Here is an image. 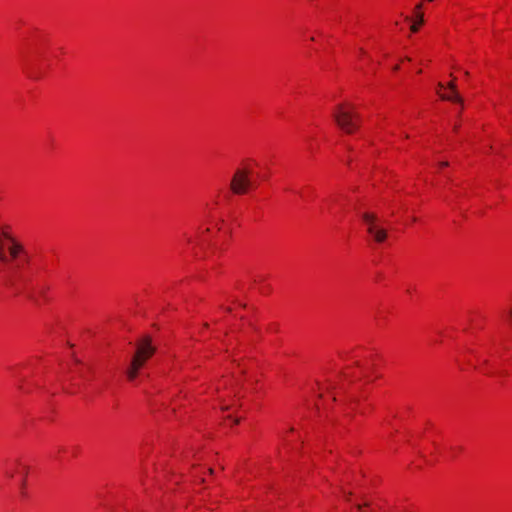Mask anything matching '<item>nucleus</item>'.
I'll list each match as a JSON object with an SVG mask.
<instances>
[{
	"label": "nucleus",
	"instance_id": "ddd939ff",
	"mask_svg": "<svg viewBox=\"0 0 512 512\" xmlns=\"http://www.w3.org/2000/svg\"><path fill=\"white\" fill-rule=\"evenodd\" d=\"M438 88H439V89H444V88H445V86H444L442 83H438Z\"/></svg>",
	"mask_w": 512,
	"mask_h": 512
},
{
	"label": "nucleus",
	"instance_id": "0eeeda50",
	"mask_svg": "<svg viewBox=\"0 0 512 512\" xmlns=\"http://www.w3.org/2000/svg\"><path fill=\"white\" fill-rule=\"evenodd\" d=\"M417 18H418V22L417 23H414L412 26H411V31L412 32H417L418 31V27L419 25H421L423 22H424V17H423V14L422 13H419L417 15Z\"/></svg>",
	"mask_w": 512,
	"mask_h": 512
},
{
	"label": "nucleus",
	"instance_id": "9d476101",
	"mask_svg": "<svg viewBox=\"0 0 512 512\" xmlns=\"http://www.w3.org/2000/svg\"><path fill=\"white\" fill-rule=\"evenodd\" d=\"M421 9H422V3L417 4L416 7H415L417 15L420 13L419 10H421Z\"/></svg>",
	"mask_w": 512,
	"mask_h": 512
},
{
	"label": "nucleus",
	"instance_id": "9b49d317",
	"mask_svg": "<svg viewBox=\"0 0 512 512\" xmlns=\"http://www.w3.org/2000/svg\"><path fill=\"white\" fill-rule=\"evenodd\" d=\"M439 166L440 167H447L448 166V162H446V161L440 162Z\"/></svg>",
	"mask_w": 512,
	"mask_h": 512
},
{
	"label": "nucleus",
	"instance_id": "2eb2a0df",
	"mask_svg": "<svg viewBox=\"0 0 512 512\" xmlns=\"http://www.w3.org/2000/svg\"><path fill=\"white\" fill-rule=\"evenodd\" d=\"M393 69H394V71H397L399 69V66L396 65Z\"/></svg>",
	"mask_w": 512,
	"mask_h": 512
},
{
	"label": "nucleus",
	"instance_id": "f3484780",
	"mask_svg": "<svg viewBox=\"0 0 512 512\" xmlns=\"http://www.w3.org/2000/svg\"><path fill=\"white\" fill-rule=\"evenodd\" d=\"M28 297H29L30 299H34V295H33V294H30Z\"/></svg>",
	"mask_w": 512,
	"mask_h": 512
},
{
	"label": "nucleus",
	"instance_id": "f03ea898",
	"mask_svg": "<svg viewBox=\"0 0 512 512\" xmlns=\"http://www.w3.org/2000/svg\"><path fill=\"white\" fill-rule=\"evenodd\" d=\"M24 251L22 244L4 228H0V263L9 264Z\"/></svg>",
	"mask_w": 512,
	"mask_h": 512
},
{
	"label": "nucleus",
	"instance_id": "4468645a",
	"mask_svg": "<svg viewBox=\"0 0 512 512\" xmlns=\"http://www.w3.org/2000/svg\"><path fill=\"white\" fill-rule=\"evenodd\" d=\"M234 422L237 424V423H239V422H240V419H239V418H236V419L234 420Z\"/></svg>",
	"mask_w": 512,
	"mask_h": 512
},
{
	"label": "nucleus",
	"instance_id": "1a4fd4ad",
	"mask_svg": "<svg viewBox=\"0 0 512 512\" xmlns=\"http://www.w3.org/2000/svg\"><path fill=\"white\" fill-rule=\"evenodd\" d=\"M447 88H448L450 91H457V86H456L455 80H452L451 82H449V83L447 84Z\"/></svg>",
	"mask_w": 512,
	"mask_h": 512
},
{
	"label": "nucleus",
	"instance_id": "423d86ee",
	"mask_svg": "<svg viewBox=\"0 0 512 512\" xmlns=\"http://www.w3.org/2000/svg\"><path fill=\"white\" fill-rule=\"evenodd\" d=\"M438 94L442 100L456 102V103L463 102L461 96L458 94L457 91H450L449 93H440L438 91Z\"/></svg>",
	"mask_w": 512,
	"mask_h": 512
},
{
	"label": "nucleus",
	"instance_id": "6e6552de",
	"mask_svg": "<svg viewBox=\"0 0 512 512\" xmlns=\"http://www.w3.org/2000/svg\"><path fill=\"white\" fill-rule=\"evenodd\" d=\"M5 285L8 286V287H11V288H17L16 287V281H15V279L12 276L7 277L5 279Z\"/></svg>",
	"mask_w": 512,
	"mask_h": 512
},
{
	"label": "nucleus",
	"instance_id": "f257e3e1",
	"mask_svg": "<svg viewBox=\"0 0 512 512\" xmlns=\"http://www.w3.org/2000/svg\"><path fill=\"white\" fill-rule=\"evenodd\" d=\"M156 349L151 344V338L145 336L136 346V351L132 357L129 368L126 371L129 380L133 381L138 375V371L143 367L145 362L155 353Z\"/></svg>",
	"mask_w": 512,
	"mask_h": 512
},
{
	"label": "nucleus",
	"instance_id": "20e7f679",
	"mask_svg": "<svg viewBox=\"0 0 512 512\" xmlns=\"http://www.w3.org/2000/svg\"><path fill=\"white\" fill-rule=\"evenodd\" d=\"M250 174L251 170L247 167L238 168L235 171L230 185L233 193L241 195L248 191L252 184Z\"/></svg>",
	"mask_w": 512,
	"mask_h": 512
},
{
	"label": "nucleus",
	"instance_id": "dca6fc26",
	"mask_svg": "<svg viewBox=\"0 0 512 512\" xmlns=\"http://www.w3.org/2000/svg\"><path fill=\"white\" fill-rule=\"evenodd\" d=\"M362 507H363L362 505H357V509H358V510H361V509H362Z\"/></svg>",
	"mask_w": 512,
	"mask_h": 512
},
{
	"label": "nucleus",
	"instance_id": "7ed1b4c3",
	"mask_svg": "<svg viewBox=\"0 0 512 512\" xmlns=\"http://www.w3.org/2000/svg\"><path fill=\"white\" fill-rule=\"evenodd\" d=\"M332 116L339 128L345 133L351 134L358 127L359 115L354 113L350 106H345L344 104L337 105Z\"/></svg>",
	"mask_w": 512,
	"mask_h": 512
},
{
	"label": "nucleus",
	"instance_id": "a211bd4d",
	"mask_svg": "<svg viewBox=\"0 0 512 512\" xmlns=\"http://www.w3.org/2000/svg\"><path fill=\"white\" fill-rule=\"evenodd\" d=\"M227 409H228V407H227V406H223V407H222V410H223V411H225V410H227Z\"/></svg>",
	"mask_w": 512,
	"mask_h": 512
},
{
	"label": "nucleus",
	"instance_id": "f8f14e48",
	"mask_svg": "<svg viewBox=\"0 0 512 512\" xmlns=\"http://www.w3.org/2000/svg\"><path fill=\"white\" fill-rule=\"evenodd\" d=\"M6 475L11 478V477H13V472L12 471H6Z\"/></svg>",
	"mask_w": 512,
	"mask_h": 512
},
{
	"label": "nucleus",
	"instance_id": "39448f33",
	"mask_svg": "<svg viewBox=\"0 0 512 512\" xmlns=\"http://www.w3.org/2000/svg\"><path fill=\"white\" fill-rule=\"evenodd\" d=\"M362 219L367 225V232L372 235L376 242L382 243L386 240L387 231L377 225L378 216L376 214L365 212L362 214Z\"/></svg>",
	"mask_w": 512,
	"mask_h": 512
}]
</instances>
